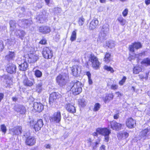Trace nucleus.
I'll return each instance as SVG.
<instances>
[{"mask_svg": "<svg viewBox=\"0 0 150 150\" xmlns=\"http://www.w3.org/2000/svg\"><path fill=\"white\" fill-rule=\"evenodd\" d=\"M69 86L71 88V91L74 95H78L82 91V84L79 81L72 82L70 83Z\"/></svg>", "mask_w": 150, "mask_h": 150, "instance_id": "nucleus-1", "label": "nucleus"}, {"mask_svg": "<svg viewBox=\"0 0 150 150\" xmlns=\"http://www.w3.org/2000/svg\"><path fill=\"white\" fill-rule=\"evenodd\" d=\"M96 131L100 134L104 136V139L106 142H108L109 139V135L111 133V130L106 128H98Z\"/></svg>", "mask_w": 150, "mask_h": 150, "instance_id": "nucleus-2", "label": "nucleus"}, {"mask_svg": "<svg viewBox=\"0 0 150 150\" xmlns=\"http://www.w3.org/2000/svg\"><path fill=\"white\" fill-rule=\"evenodd\" d=\"M68 76L65 74L59 75L57 78V81L60 86H64L67 83Z\"/></svg>", "mask_w": 150, "mask_h": 150, "instance_id": "nucleus-3", "label": "nucleus"}, {"mask_svg": "<svg viewBox=\"0 0 150 150\" xmlns=\"http://www.w3.org/2000/svg\"><path fill=\"white\" fill-rule=\"evenodd\" d=\"M89 61L91 62L92 67L97 69L99 67L100 64L97 57L93 54H91L89 59Z\"/></svg>", "mask_w": 150, "mask_h": 150, "instance_id": "nucleus-4", "label": "nucleus"}, {"mask_svg": "<svg viewBox=\"0 0 150 150\" xmlns=\"http://www.w3.org/2000/svg\"><path fill=\"white\" fill-rule=\"evenodd\" d=\"M61 114L59 111L55 112L53 115L50 117V120L51 122L59 123L61 121Z\"/></svg>", "mask_w": 150, "mask_h": 150, "instance_id": "nucleus-5", "label": "nucleus"}, {"mask_svg": "<svg viewBox=\"0 0 150 150\" xmlns=\"http://www.w3.org/2000/svg\"><path fill=\"white\" fill-rule=\"evenodd\" d=\"M19 24L21 25V26L25 28H28L33 23L31 19H23L20 20L18 22Z\"/></svg>", "mask_w": 150, "mask_h": 150, "instance_id": "nucleus-6", "label": "nucleus"}, {"mask_svg": "<svg viewBox=\"0 0 150 150\" xmlns=\"http://www.w3.org/2000/svg\"><path fill=\"white\" fill-rule=\"evenodd\" d=\"M42 54L45 58L50 59L53 56V52L49 48L45 47L43 49Z\"/></svg>", "mask_w": 150, "mask_h": 150, "instance_id": "nucleus-7", "label": "nucleus"}, {"mask_svg": "<svg viewBox=\"0 0 150 150\" xmlns=\"http://www.w3.org/2000/svg\"><path fill=\"white\" fill-rule=\"evenodd\" d=\"M48 13L45 11L40 13L37 17L36 19L40 21V23H43L48 17Z\"/></svg>", "mask_w": 150, "mask_h": 150, "instance_id": "nucleus-8", "label": "nucleus"}, {"mask_svg": "<svg viewBox=\"0 0 150 150\" xmlns=\"http://www.w3.org/2000/svg\"><path fill=\"white\" fill-rule=\"evenodd\" d=\"M72 73L74 76H77L80 74L81 68L80 66L74 65L71 68Z\"/></svg>", "mask_w": 150, "mask_h": 150, "instance_id": "nucleus-9", "label": "nucleus"}, {"mask_svg": "<svg viewBox=\"0 0 150 150\" xmlns=\"http://www.w3.org/2000/svg\"><path fill=\"white\" fill-rule=\"evenodd\" d=\"M142 47V45L140 42H135L132 43L131 45L129 46V50L132 52H134V48L137 50Z\"/></svg>", "mask_w": 150, "mask_h": 150, "instance_id": "nucleus-10", "label": "nucleus"}, {"mask_svg": "<svg viewBox=\"0 0 150 150\" xmlns=\"http://www.w3.org/2000/svg\"><path fill=\"white\" fill-rule=\"evenodd\" d=\"M28 62L30 63H35L39 58L38 55L34 53L28 54Z\"/></svg>", "mask_w": 150, "mask_h": 150, "instance_id": "nucleus-11", "label": "nucleus"}, {"mask_svg": "<svg viewBox=\"0 0 150 150\" xmlns=\"http://www.w3.org/2000/svg\"><path fill=\"white\" fill-rule=\"evenodd\" d=\"M14 110L21 114H25L26 111L25 107L21 105H16L14 107Z\"/></svg>", "mask_w": 150, "mask_h": 150, "instance_id": "nucleus-12", "label": "nucleus"}, {"mask_svg": "<svg viewBox=\"0 0 150 150\" xmlns=\"http://www.w3.org/2000/svg\"><path fill=\"white\" fill-rule=\"evenodd\" d=\"M33 108L35 111L40 112L44 109V106L40 103L34 102L33 104Z\"/></svg>", "mask_w": 150, "mask_h": 150, "instance_id": "nucleus-13", "label": "nucleus"}, {"mask_svg": "<svg viewBox=\"0 0 150 150\" xmlns=\"http://www.w3.org/2000/svg\"><path fill=\"white\" fill-rule=\"evenodd\" d=\"M16 66L15 64H10L7 65L6 70L8 73L12 74L16 72Z\"/></svg>", "mask_w": 150, "mask_h": 150, "instance_id": "nucleus-14", "label": "nucleus"}, {"mask_svg": "<svg viewBox=\"0 0 150 150\" xmlns=\"http://www.w3.org/2000/svg\"><path fill=\"white\" fill-rule=\"evenodd\" d=\"M99 23L97 19L95 18L90 23L88 26L89 29L90 30H93L96 28L98 25Z\"/></svg>", "mask_w": 150, "mask_h": 150, "instance_id": "nucleus-15", "label": "nucleus"}, {"mask_svg": "<svg viewBox=\"0 0 150 150\" xmlns=\"http://www.w3.org/2000/svg\"><path fill=\"white\" fill-rule=\"evenodd\" d=\"M126 125L130 128H133L136 125V121L132 118H129L126 122Z\"/></svg>", "mask_w": 150, "mask_h": 150, "instance_id": "nucleus-16", "label": "nucleus"}, {"mask_svg": "<svg viewBox=\"0 0 150 150\" xmlns=\"http://www.w3.org/2000/svg\"><path fill=\"white\" fill-rule=\"evenodd\" d=\"M43 125L42 119H40L38 120L37 122L34 125V128L36 131H38L40 129Z\"/></svg>", "mask_w": 150, "mask_h": 150, "instance_id": "nucleus-17", "label": "nucleus"}, {"mask_svg": "<svg viewBox=\"0 0 150 150\" xmlns=\"http://www.w3.org/2000/svg\"><path fill=\"white\" fill-rule=\"evenodd\" d=\"M60 96L61 95L58 93L53 92L50 95L49 98L50 103H51V102L52 103L54 100L59 98Z\"/></svg>", "mask_w": 150, "mask_h": 150, "instance_id": "nucleus-18", "label": "nucleus"}, {"mask_svg": "<svg viewBox=\"0 0 150 150\" xmlns=\"http://www.w3.org/2000/svg\"><path fill=\"white\" fill-rule=\"evenodd\" d=\"M111 127L113 130H118L120 129L121 124L115 121H112L110 122Z\"/></svg>", "mask_w": 150, "mask_h": 150, "instance_id": "nucleus-19", "label": "nucleus"}, {"mask_svg": "<svg viewBox=\"0 0 150 150\" xmlns=\"http://www.w3.org/2000/svg\"><path fill=\"white\" fill-rule=\"evenodd\" d=\"M150 132L149 130L146 128L141 132L139 133V135L141 137V138H143V139H145L149 135Z\"/></svg>", "mask_w": 150, "mask_h": 150, "instance_id": "nucleus-20", "label": "nucleus"}, {"mask_svg": "<svg viewBox=\"0 0 150 150\" xmlns=\"http://www.w3.org/2000/svg\"><path fill=\"white\" fill-rule=\"evenodd\" d=\"M15 57L14 51L9 50L8 54L5 56V59L8 61L13 60Z\"/></svg>", "mask_w": 150, "mask_h": 150, "instance_id": "nucleus-21", "label": "nucleus"}, {"mask_svg": "<svg viewBox=\"0 0 150 150\" xmlns=\"http://www.w3.org/2000/svg\"><path fill=\"white\" fill-rule=\"evenodd\" d=\"M23 83L25 86L30 87L33 85L35 82L33 79L32 81H30L28 78L25 77L23 80Z\"/></svg>", "mask_w": 150, "mask_h": 150, "instance_id": "nucleus-22", "label": "nucleus"}, {"mask_svg": "<svg viewBox=\"0 0 150 150\" xmlns=\"http://www.w3.org/2000/svg\"><path fill=\"white\" fill-rule=\"evenodd\" d=\"M109 31V25L107 24H105L103 26L100 33L107 35Z\"/></svg>", "mask_w": 150, "mask_h": 150, "instance_id": "nucleus-23", "label": "nucleus"}, {"mask_svg": "<svg viewBox=\"0 0 150 150\" xmlns=\"http://www.w3.org/2000/svg\"><path fill=\"white\" fill-rule=\"evenodd\" d=\"M65 107L68 112L72 113L76 112V110L75 107L72 104L70 103L67 104Z\"/></svg>", "mask_w": 150, "mask_h": 150, "instance_id": "nucleus-24", "label": "nucleus"}, {"mask_svg": "<svg viewBox=\"0 0 150 150\" xmlns=\"http://www.w3.org/2000/svg\"><path fill=\"white\" fill-rule=\"evenodd\" d=\"M15 34L19 38H21L22 40H23V38L25 35V33L22 30H16L15 32Z\"/></svg>", "mask_w": 150, "mask_h": 150, "instance_id": "nucleus-25", "label": "nucleus"}, {"mask_svg": "<svg viewBox=\"0 0 150 150\" xmlns=\"http://www.w3.org/2000/svg\"><path fill=\"white\" fill-rule=\"evenodd\" d=\"M39 30L40 32L44 34L49 33L50 31V28L47 26L40 27Z\"/></svg>", "mask_w": 150, "mask_h": 150, "instance_id": "nucleus-26", "label": "nucleus"}, {"mask_svg": "<svg viewBox=\"0 0 150 150\" xmlns=\"http://www.w3.org/2000/svg\"><path fill=\"white\" fill-rule=\"evenodd\" d=\"M35 139L33 137H30L27 138L25 143L27 145L31 146L35 144Z\"/></svg>", "mask_w": 150, "mask_h": 150, "instance_id": "nucleus-27", "label": "nucleus"}, {"mask_svg": "<svg viewBox=\"0 0 150 150\" xmlns=\"http://www.w3.org/2000/svg\"><path fill=\"white\" fill-rule=\"evenodd\" d=\"M28 67V64L25 61L19 65L18 68L20 70L25 71L27 69Z\"/></svg>", "mask_w": 150, "mask_h": 150, "instance_id": "nucleus-28", "label": "nucleus"}, {"mask_svg": "<svg viewBox=\"0 0 150 150\" xmlns=\"http://www.w3.org/2000/svg\"><path fill=\"white\" fill-rule=\"evenodd\" d=\"M13 132L15 134H21L22 132V127L21 126H16L13 128Z\"/></svg>", "mask_w": 150, "mask_h": 150, "instance_id": "nucleus-29", "label": "nucleus"}, {"mask_svg": "<svg viewBox=\"0 0 150 150\" xmlns=\"http://www.w3.org/2000/svg\"><path fill=\"white\" fill-rule=\"evenodd\" d=\"M128 133L126 132H120L117 134L118 137L120 139L122 138H124L125 139H126L128 137Z\"/></svg>", "mask_w": 150, "mask_h": 150, "instance_id": "nucleus-30", "label": "nucleus"}, {"mask_svg": "<svg viewBox=\"0 0 150 150\" xmlns=\"http://www.w3.org/2000/svg\"><path fill=\"white\" fill-rule=\"evenodd\" d=\"M106 35L103 34V33H100L97 41L98 42H103L105 40V37Z\"/></svg>", "mask_w": 150, "mask_h": 150, "instance_id": "nucleus-31", "label": "nucleus"}, {"mask_svg": "<svg viewBox=\"0 0 150 150\" xmlns=\"http://www.w3.org/2000/svg\"><path fill=\"white\" fill-rule=\"evenodd\" d=\"M114 97V96L112 93H109L108 94L106 95V96L105 98L104 102L105 103L108 101H110L111 100H112Z\"/></svg>", "mask_w": 150, "mask_h": 150, "instance_id": "nucleus-32", "label": "nucleus"}, {"mask_svg": "<svg viewBox=\"0 0 150 150\" xmlns=\"http://www.w3.org/2000/svg\"><path fill=\"white\" fill-rule=\"evenodd\" d=\"M141 64L144 65L146 66L150 65V59L146 58L144 59L141 62Z\"/></svg>", "mask_w": 150, "mask_h": 150, "instance_id": "nucleus-33", "label": "nucleus"}, {"mask_svg": "<svg viewBox=\"0 0 150 150\" xmlns=\"http://www.w3.org/2000/svg\"><path fill=\"white\" fill-rule=\"evenodd\" d=\"M142 69L140 67L136 66L134 67L133 69V73L135 74H137L140 72L142 71Z\"/></svg>", "mask_w": 150, "mask_h": 150, "instance_id": "nucleus-34", "label": "nucleus"}, {"mask_svg": "<svg viewBox=\"0 0 150 150\" xmlns=\"http://www.w3.org/2000/svg\"><path fill=\"white\" fill-rule=\"evenodd\" d=\"M110 54L109 53H106L104 58V61L106 63H108L110 60Z\"/></svg>", "mask_w": 150, "mask_h": 150, "instance_id": "nucleus-35", "label": "nucleus"}, {"mask_svg": "<svg viewBox=\"0 0 150 150\" xmlns=\"http://www.w3.org/2000/svg\"><path fill=\"white\" fill-rule=\"evenodd\" d=\"M36 85V91L38 93L41 92L42 90V82L40 81V82L38 83Z\"/></svg>", "mask_w": 150, "mask_h": 150, "instance_id": "nucleus-36", "label": "nucleus"}, {"mask_svg": "<svg viewBox=\"0 0 150 150\" xmlns=\"http://www.w3.org/2000/svg\"><path fill=\"white\" fill-rule=\"evenodd\" d=\"M7 40V44L10 45H13L15 43L16 40L14 38L8 39Z\"/></svg>", "mask_w": 150, "mask_h": 150, "instance_id": "nucleus-37", "label": "nucleus"}, {"mask_svg": "<svg viewBox=\"0 0 150 150\" xmlns=\"http://www.w3.org/2000/svg\"><path fill=\"white\" fill-rule=\"evenodd\" d=\"M117 20L120 23V24L122 25H124L126 23V20L124 19L121 16H120L118 18Z\"/></svg>", "mask_w": 150, "mask_h": 150, "instance_id": "nucleus-38", "label": "nucleus"}, {"mask_svg": "<svg viewBox=\"0 0 150 150\" xmlns=\"http://www.w3.org/2000/svg\"><path fill=\"white\" fill-rule=\"evenodd\" d=\"M10 27L11 29L13 30L16 27V24L14 21L11 20L10 21Z\"/></svg>", "mask_w": 150, "mask_h": 150, "instance_id": "nucleus-39", "label": "nucleus"}, {"mask_svg": "<svg viewBox=\"0 0 150 150\" xmlns=\"http://www.w3.org/2000/svg\"><path fill=\"white\" fill-rule=\"evenodd\" d=\"M35 76L38 78H40L42 76V73L39 70L37 69L34 71Z\"/></svg>", "mask_w": 150, "mask_h": 150, "instance_id": "nucleus-40", "label": "nucleus"}, {"mask_svg": "<svg viewBox=\"0 0 150 150\" xmlns=\"http://www.w3.org/2000/svg\"><path fill=\"white\" fill-rule=\"evenodd\" d=\"M76 30H74L72 32L71 37L70 38V40L71 41H73L76 40Z\"/></svg>", "mask_w": 150, "mask_h": 150, "instance_id": "nucleus-41", "label": "nucleus"}, {"mask_svg": "<svg viewBox=\"0 0 150 150\" xmlns=\"http://www.w3.org/2000/svg\"><path fill=\"white\" fill-rule=\"evenodd\" d=\"M28 122L30 126H33L35 123L34 119L32 117H29Z\"/></svg>", "mask_w": 150, "mask_h": 150, "instance_id": "nucleus-42", "label": "nucleus"}, {"mask_svg": "<svg viewBox=\"0 0 150 150\" xmlns=\"http://www.w3.org/2000/svg\"><path fill=\"white\" fill-rule=\"evenodd\" d=\"M54 12L55 14L60 15L62 13V10L61 8L55 7L54 10Z\"/></svg>", "mask_w": 150, "mask_h": 150, "instance_id": "nucleus-43", "label": "nucleus"}, {"mask_svg": "<svg viewBox=\"0 0 150 150\" xmlns=\"http://www.w3.org/2000/svg\"><path fill=\"white\" fill-rule=\"evenodd\" d=\"M79 105L82 107L85 106L86 105V101L84 99H79Z\"/></svg>", "mask_w": 150, "mask_h": 150, "instance_id": "nucleus-44", "label": "nucleus"}, {"mask_svg": "<svg viewBox=\"0 0 150 150\" xmlns=\"http://www.w3.org/2000/svg\"><path fill=\"white\" fill-rule=\"evenodd\" d=\"M115 42L113 41H110L108 42V47L112 48L115 47Z\"/></svg>", "mask_w": 150, "mask_h": 150, "instance_id": "nucleus-45", "label": "nucleus"}, {"mask_svg": "<svg viewBox=\"0 0 150 150\" xmlns=\"http://www.w3.org/2000/svg\"><path fill=\"white\" fill-rule=\"evenodd\" d=\"M100 107V105L98 103H96L94 106L93 110L94 111H98Z\"/></svg>", "mask_w": 150, "mask_h": 150, "instance_id": "nucleus-46", "label": "nucleus"}, {"mask_svg": "<svg viewBox=\"0 0 150 150\" xmlns=\"http://www.w3.org/2000/svg\"><path fill=\"white\" fill-rule=\"evenodd\" d=\"M85 19L82 17H81L79 18V25L81 26L85 22Z\"/></svg>", "mask_w": 150, "mask_h": 150, "instance_id": "nucleus-47", "label": "nucleus"}, {"mask_svg": "<svg viewBox=\"0 0 150 150\" xmlns=\"http://www.w3.org/2000/svg\"><path fill=\"white\" fill-rule=\"evenodd\" d=\"M108 86L110 87V88L114 90H116L118 88V86L115 84H113L112 85H108Z\"/></svg>", "mask_w": 150, "mask_h": 150, "instance_id": "nucleus-48", "label": "nucleus"}, {"mask_svg": "<svg viewBox=\"0 0 150 150\" xmlns=\"http://www.w3.org/2000/svg\"><path fill=\"white\" fill-rule=\"evenodd\" d=\"M104 68L105 70L110 71L111 73H112L114 72L113 68L110 67H108L107 66H105Z\"/></svg>", "mask_w": 150, "mask_h": 150, "instance_id": "nucleus-49", "label": "nucleus"}, {"mask_svg": "<svg viewBox=\"0 0 150 150\" xmlns=\"http://www.w3.org/2000/svg\"><path fill=\"white\" fill-rule=\"evenodd\" d=\"M1 131L4 133H6L7 130L6 127L4 125H1Z\"/></svg>", "mask_w": 150, "mask_h": 150, "instance_id": "nucleus-50", "label": "nucleus"}, {"mask_svg": "<svg viewBox=\"0 0 150 150\" xmlns=\"http://www.w3.org/2000/svg\"><path fill=\"white\" fill-rule=\"evenodd\" d=\"M4 48V46L3 41L0 40V52L2 51Z\"/></svg>", "mask_w": 150, "mask_h": 150, "instance_id": "nucleus-51", "label": "nucleus"}, {"mask_svg": "<svg viewBox=\"0 0 150 150\" xmlns=\"http://www.w3.org/2000/svg\"><path fill=\"white\" fill-rule=\"evenodd\" d=\"M126 79V77L125 76H124L121 80L119 81V83L121 85H123Z\"/></svg>", "mask_w": 150, "mask_h": 150, "instance_id": "nucleus-52", "label": "nucleus"}, {"mask_svg": "<svg viewBox=\"0 0 150 150\" xmlns=\"http://www.w3.org/2000/svg\"><path fill=\"white\" fill-rule=\"evenodd\" d=\"M128 12V10L127 8L125 9L123 11L122 14L124 17H126L127 15Z\"/></svg>", "mask_w": 150, "mask_h": 150, "instance_id": "nucleus-53", "label": "nucleus"}, {"mask_svg": "<svg viewBox=\"0 0 150 150\" xmlns=\"http://www.w3.org/2000/svg\"><path fill=\"white\" fill-rule=\"evenodd\" d=\"M39 43L42 45H45L47 43V40L46 39L43 38L39 42Z\"/></svg>", "mask_w": 150, "mask_h": 150, "instance_id": "nucleus-54", "label": "nucleus"}, {"mask_svg": "<svg viewBox=\"0 0 150 150\" xmlns=\"http://www.w3.org/2000/svg\"><path fill=\"white\" fill-rule=\"evenodd\" d=\"M98 144V143L97 142L93 143L92 146L93 150H94L96 148Z\"/></svg>", "mask_w": 150, "mask_h": 150, "instance_id": "nucleus-55", "label": "nucleus"}, {"mask_svg": "<svg viewBox=\"0 0 150 150\" xmlns=\"http://www.w3.org/2000/svg\"><path fill=\"white\" fill-rule=\"evenodd\" d=\"M139 78L142 79L144 78H145L146 79H147L148 78V74L146 73V76H144L142 75H139Z\"/></svg>", "mask_w": 150, "mask_h": 150, "instance_id": "nucleus-56", "label": "nucleus"}, {"mask_svg": "<svg viewBox=\"0 0 150 150\" xmlns=\"http://www.w3.org/2000/svg\"><path fill=\"white\" fill-rule=\"evenodd\" d=\"M88 143L89 146H90L91 145H92L93 143L91 142V139L90 138H89L88 140Z\"/></svg>", "mask_w": 150, "mask_h": 150, "instance_id": "nucleus-57", "label": "nucleus"}, {"mask_svg": "<svg viewBox=\"0 0 150 150\" xmlns=\"http://www.w3.org/2000/svg\"><path fill=\"white\" fill-rule=\"evenodd\" d=\"M4 96V95L3 93H0V102L3 98Z\"/></svg>", "mask_w": 150, "mask_h": 150, "instance_id": "nucleus-58", "label": "nucleus"}, {"mask_svg": "<svg viewBox=\"0 0 150 150\" xmlns=\"http://www.w3.org/2000/svg\"><path fill=\"white\" fill-rule=\"evenodd\" d=\"M119 117V115L118 114L115 115L114 116V118L115 119H117Z\"/></svg>", "mask_w": 150, "mask_h": 150, "instance_id": "nucleus-59", "label": "nucleus"}, {"mask_svg": "<svg viewBox=\"0 0 150 150\" xmlns=\"http://www.w3.org/2000/svg\"><path fill=\"white\" fill-rule=\"evenodd\" d=\"M86 74L88 77V78L91 77V74L89 71H87L86 73Z\"/></svg>", "mask_w": 150, "mask_h": 150, "instance_id": "nucleus-60", "label": "nucleus"}, {"mask_svg": "<svg viewBox=\"0 0 150 150\" xmlns=\"http://www.w3.org/2000/svg\"><path fill=\"white\" fill-rule=\"evenodd\" d=\"M88 83L90 84H92L93 82L91 78V77L88 78Z\"/></svg>", "mask_w": 150, "mask_h": 150, "instance_id": "nucleus-61", "label": "nucleus"}, {"mask_svg": "<svg viewBox=\"0 0 150 150\" xmlns=\"http://www.w3.org/2000/svg\"><path fill=\"white\" fill-rule=\"evenodd\" d=\"M45 1L47 5L50 6H51V4H50V1Z\"/></svg>", "mask_w": 150, "mask_h": 150, "instance_id": "nucleus-62", "label": "nucleus"}, {"mask_svg": "<svg viewBox=\"0 0 150 150\" xmlns=\"http://www.w3.org/2000/svg\"><path fill=\"white\" fill-rule=\"evenodd\" d=\"M12 99L13 101L16 102L18 100V98L16 97H13Z\"/></svg>", "mask_w": 150, "mask_h": 150, "instance_id": "nucleus-63", "label": "nucleus"}, {"mask_svg": "<svg viewBox=\"0 0 150 150\" xmlns=\"http://www.w3.org/2000/svg\"><path fill=\"white\" fill-rule=\"evenodd\" d=\"M115 93L117 95L118 97L121 96H122L121 94L119 92H116Z\"/></svg>", "mask_w": 150, "mask_h": 150, "instance_id": "nucleus-64", "label": "nucleus"}]
</instances>
